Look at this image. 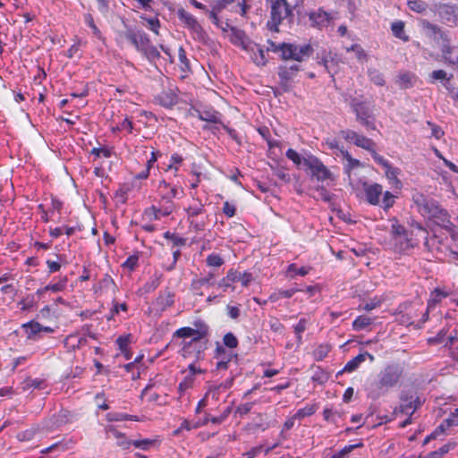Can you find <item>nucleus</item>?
I'll return each instance as SVG.
<instances>
[{"label":"nucleus","mask_w":458,"mask_h":458,"mask_svg":"<svg viewBox=\"0 0 458 458\" xmlns=\"http://www.w3.org/2000/svg\"><path fill=\"white\" fill-rule=\"evenodd\" d=\"M404 375L403 367L398 363L385 366L377 375V380L366 387L367 397L376 401L386 395L389 390L401 386Z\"/></svg>","instance_id":"1"},{"label":"nucleus","mask_w":458,"mask_h":458,"mask_svg":"<svg viewBox=\"0 0 458 458\" xmlns=\"http://www.w3.org/2000/svg\"><path fill=\"white\" fill-rule=\"evenodd\" d=\"M411 200L423 217L434 221L446 231H454V224L450 221L448 212L437 200L428 198L417 190L412 191Z\"/></svg>","instance_id":"2"},{"label":"nucleus","mask_w":458,"mask_h":458,"mask_svg":"<svg viewBox=\"0 0 458 458\" xmlns=\"http://www.w3.org/2000/svg\"><path fill=\"white\" fill-rule=\"evenodd\" d=\"M363 191L366 200L372 206H379L385 211L394 207L397 198L389 191H383V186L380 183H363Z\"/></svg>","instance_id":"3"},{"label":"nucleus","mask_w":458,"mask_h":458,"mask_svg":"<svg viewBox=\"0 0 458 458\" xmlns=\"http://www.w3.org/2000/svg\"><path fill=\"white\" fill-rule=\"evenodd\" d=\"M191 200L184 208L189 228L195 232L203 231L207 225L205 204L197 196V192L191 193Z\"/></svg>","instance_id":"4"},{"label":"nucleus","mask_w":458,"mask_h":458,"mask_svg":"<svg viewBox=\"0 0 458 458\" xmlns=\"http://www.w3.org/2000/svg\"><path fill=\"white\" fill-rule=\"evenodd\" d=\"M270 8V19L267 27L270 31L278 32L282 22L293 16V10L287 0H273Z\"/></svg>","instance_id":"5"},{"label":"nucleus","mask_w":458,"mask_h":458,"mask_svg":"<svg viewBox=\"0 0 458 458\" xmlns=\"http://www.w3.org/2000/svg\"><path fill=\"white\" fill-rule=\"evenodd\" d=\"M129 41L137 51L141 52L151 42L148 34L141 30L129 28L117 33L116 44L122 46L124 41Z\"/></svg>","instance_id":"6"},{"label":"nucleus","mask_w":458,"mask_h":458,"mask_svg":"<svg viewBox=\"0 0 458 458\" xmlns=\"http://www.w3.org/2000/svg\"><path fill=\"white\" fill-rule=\"evenodd\" d=\"M422 405V401L416 392H403L400 394V403L394 407L392 415L397 417L399 414H405L411 417Z\"/></svg>","instance_id":"7"},{"label":"nucleus","mask_w":458,"mask_h":458,"mask_svg":"<svg viewBox=\"0 0 458 458\" xmlns=\"http://www.w3.org/2000/svg\"><path fill=\"white\" fill-rule=\"evenodd\" d=\"M194 327H183L178 328L174 333V338H191L193 341H200L207 338L209 335V327L208 324L201 320L193 322Z\"/></svg>","instance_id":"8"},{"label":"nucleus","mask_w":458,"mask_h":458,"mask_svg":"<svg viewBox=\"0 0 458 458\" xmlns=\"http://www.w3.org/2000/svg\"><path fill=\"white\" fill-rule=\"evenodd\" d=\"M340 135L346 142L352 143L355 146L369 151L372 158L378 155V153L376 151V143L372 139H369L362 134H359L351 129L342 130L340 131Z\"/></svg>","instance_id":"9"},{"label":"nucleus","mask_w":458,"mask_h":458,"mask_svg":"<svg viewBox=\"0 0 458 458\" xmlns=\"http://www.w3.org/2000/svg\"><path fill=\"white\" fill-rule=\"evenodd\" d=\"M390 233L392 240L394 241L398 250L403 251L413 248V244L411 243V240L410 238V233L403 225L398 222L396 218L392 220Z\"/></svg>","instance_id":"10"},{"label":"nucleus","mask_w":458,"mask_h":458,"mask_svg":"<svg viewBox=\"0 0 458 458\" xmlns=\"http://www.w3.org/2000/svg\"><path fill=\"white\" fill-rule=\"evenodd\" d=\"M283 47V60L302 62L306 58L310 57L313 53V48L310 44L296 45L285 43Z\"/></svg>","instance_id":"11"},{"label":"nucleus","mask_w":458,"mask_h":458,"mask_svg":"<svg viewBox=\"0 0 458 458\" xmlns=\"http://www.w3.org/2000/svg\"><path fill=\"white\" fill-rule=\"evenodd\" d=\"M303 165L311 172V175L318 182L332 179V173L316 156L310 155L303 159Z\"/></svg>","instance_id":"12"},{"label":"nucleus","mask_w":458,"mask_h":458,"mask_svg":"<svg viewBox=\"0 0 458 458\" xmlns=\"http://www.w3.org/2000/svg\"><path fill=\"white\" fill-rule=\"evenodd\" d=\"M179 92L177 86L169 84L168 87L163 88L161 92L155 96L154 101L166 109H172L178 103Z\"/></svg>","instance_id":"13"},{"label":"nucleus","mask_w":458,"mask_h":458,"mask_svg":"<svg viewBox=\"0 0 458 458\" xmlns=\"http://www.w3.org/2000/svg\"><path fill=\"white\" fill-rule=\"evenodd\" d=\"M352 108L356 115V120L367 130H376L374 118L371 114L369 107L365 102L352 103Z\"/></svg>","instance_id":"14"},{"label":"nucleus","mask_w":458,"mask_h":458,"mask_svg":"<svg viewBox=\"0 0 458 458\" xmlns=\"http://www.w3.org/2000/svg\"><path fill=\"white\" fill-rule=\"evenodd\" d=\"M373 160L379 165H381L385 170V175L386 179L390 182V183L396 189L401 190L403 187V183L401 180L398 178V175L401 173L400 168L394 167L391 165V163L385 158L381 155H377L374 157Z\"/></svg>","instance_id":"15"},{"label":"nucleus","mask_w":458,"mask_h":458,"mask_svg":"<svg viewBox=\"0 0 458 458\" xmlns=\"http://www.w3.org/2000/svg\"><path fill=\"white\" fill-rule=\"evenodd\" d=\"M299 71L300 67L297 64L291 66L280 65L278 67L279 84L284 91H289L292 89Z\"/></svg>","instance_id":"16"},{"label":"nucleus","mask_w":458,"mask_h":458,"mask_svg":"<svg viewBox=\"0 0 458 458\" xmlns=\"http://www.w3.org/2000/svg\"><path fill=\"white\" fill-rule=\"evenodd\" d=\"M440 21L448 25L458 27V5L452 4H440L437 8Z\"/></svg>","instance_id":"17"},{"label":"nucleus","mask_w":458,"mask_h":458,"mask_svg":"<svg viewBox=\"0 0 458 458\" xmlns=\"http://www.w3.org/2000/svg\"><path fill=\"white\" fill-rule=\"evenodd\" d=\"M77 420L75 413L66 410L61 409L58 412L55 413L47 421L46 427L48 430L56 429L64 425L74 422Z\"/></svg>","instance_id":"18"},{"label":"nucleus","mask_w":458,"mask_h":458,"mask_svg":"<svg viewBox=\"0 0 458 458\" xmlns=\"http://www.w3.org/2000/svg\"><path fill=\"white\" fill-rule=\"evenodd\" d=\"M215 358L218 360L216 365L217 370H226L229 368V363L234 359L235 362L238 360V354L233 352H227L224 346L216 343L215 349Z\"/></svg>","instance_id":"19"},{"label":"nucleus","mask_w":458,"mask_h":458,"mask_svg":"<svg viewBox=\"0 0 458 458\" xmlns=\"http://www.w3.org/2000/svg\"><path fill=\"white\" fill-rule=\"evenodd\" d=\"M318 63L322 65L332 77H334V75L338 72L339 65L342 61L337 54L332 53L331 51H324Z\"/></svg>","instance_id":"20"},{"label":"nucleus","mask_w":458,"mask_h":458,"mask_svg":"<svg viewBox=\"0 0 458 458\" xmlns=\"http://www.w3.org/2000/svg\"><path fill=\"white\" fill-rule=\"evenodd\" d=\"M333 19L330 13L325 11L323 8H318L316 11L310 12L309 21L313 28L322 30L329 25Z\"/></svg>","instance_id":"21"},{"label":"nucleus","mask_w":458,"mask_h":458,"mask_svg":"<svg viewBox=\"0 0 458 458\" xmlns=\"http://www.w3.org/2000/svg\"><path fill=\"white\" fill-rule=\"evenodd\" d=\"M252 279L253 276L250 272H241L234 268L229 269L225 278L227 281L226 286H229V284H241L242 286H247L251 283Z\"/></svg>","instance_id":"22"},{"label":"nucleus","mask_w":458,"mask_h":458,"mask_svg":"<svg viewBox=\"0 0 458 458\" xmlns=\"http://www.w3.org/2000/svg\"><path fill=\"white\" fill-rule=\"evenodd\" d=\"M178 18L179 20L184 23V25L191 30L192 32L196 33L199 37H203L204 31L200 24L198 22L197 19L189 12L184 9L178 10Z\"/></svg>","instance_id":"23"},{"label":"nucleus","mask_w":458,"mask_h":458,"mask_svg":"<svg viewBox=\"0 0 458 458\" xmlns=\"http://www.w3.org/2000/svg\"><path fill=\"white\" fill-rule=\"evenodd\" d=\"M367 358H369L371 362L375 360V357L368 352L359 353L357 356L347 361L344 367L336 373V377L344 373H352L355 371Z\"/></svg>","instance_id":"24"},{"label":"nucleus","mask_w":458,"mask_h":458,"mask_svg":"<svg viewBox=\"0 0 458 458\" xmlns=\"http://www.w3.org/2000/svg\"><path fill=\"white\" fill-rule=\"evenodd\" d=\"M158 196H165L170 199H175L180 194H183V188L178 184L168 182L165 180H161L157 186Z\"/></svg>","instance_id":"25"},{"label":"nucleus","mask_w":458,"mask_h":458,"mask_svg":"<svg viewBox=\"0 0 458 458\" xmlns=\"http://www.w3.org/2000/svg\"><path fill=\"white\" fill-rule=\"evenodd\" d=\"M446 41L441 48L443 60L449 65H458V46H451L448 39Z\"/></svg>","instance_id":"26"},{"label":"nucleus","mask_w":458,"mask_h":458,"mask_svg":"<svg viewBox=\"0 0 458 458\" xmlns=\"http://www.w3.org/2000/svg\"><path fill=\"white\" fill-rule=\"evenodd\" d=\"M108 437H113L116 439V445L123 450L131 446V440H129L124 433L120 432L114 426H107L106 428Z\"/></svg>","instance_id":"27"},{"label":"nucleus","mask_w":458,"mask_h":458,"mask_svg":"<svg viewBox=\"0 0 458 458\" xmlns=\"http://www.w3.org/2000/svg\"><path fill=\"white\" fill-rule=\"evenodd\" d=\"M199 341H193V340H183L181 344L182 347L180 350V354L183 358H189L191 356H194L196 359H199V356L201 354L200 348L197 349V343Z\"/></svg>","instance_id":"28"},{"label":"nucleus","mask_w":458,"mask_h":458,"mask_svg":"<svg viewBox=\"0 0 458 458\" xmlns=\"http://www.w3.org/2000/svg\"><path fill=\"white\" fill-rule=\"evenodd\" d=\"M233 381L234 378L232 377L230 378L225 379L224 382L220 384L212 385L211 386H209L208 392L206 393V396L211 395V397L214 400L217 401L222 392L230 389L233 386Z\"/></svg>","instance_id":"29"},{"label":"nucleus","mask_w":458,"mask_h":458,"mask_svg":"<svg viewBox=\"0 0 458 458\" xmlns=\"http://www.w3.org/2000/svg\"><path fill=\"white\" fill-rule=\"evenodd\" d=\"M170 216L167 212H165L162 208L151 205L150 207L144 209L142 214V218L144 220H148V222L160 220L162 217H165Z\"/></svg>","instance_id":"30"},{"label":"nucleus","mask_w":458,"mask_h":458,"mask_svg":"<svg viewBox=\"0 0 458 458\" xmlns=\"http://www.w3.org/2000/svg\"><path fill=\"white\" fill-rule=\"evenodd\" d=\"M21 327L24 329L28 340L36 341L39 339L41 333V325L34 320L22 324Z\"/></svg>","instance_id":"31"},{"label":"nucleus","mask_w":458,"mask_h":458,"mask_svg":"<svg viewBox=\"0 0 458 458\" xmlns=\"http://www.w3.org/2000/svg\"><path fill=\"white\" fill-rule=\"evenodd\" d=\"M160 443L161 440L159 439L158 437H156L154 438L131 440V445L143 451H148L152 447L157 448L159 447Z\"/></svg>","instance_id":"32"},{"label":"nucleus","mask_w":458,"mask_h":458,"mask_svg":"<svg viewBox=\"0 0 458 458\" xmlns=\"http://www.w3.org/2000/svg\"><path fill=\"white\" fill-rule=\"evenodd\" d=\"M340 152L344 159L346 161L344 169V173L347 174L348 175L351 174V172L353 169L362 166L360 161L359 159L352 157V155L343 147L340 148Z\"/></svg>","instance_id":"33"},{"label":"nucleus","mask_w":458,"mask_h":458,"mask_svg":"<svg viewBox=\"0 0 458 458\" xmlns=\"http://www.w3.org/2000/svg\"><path fill=\"white\" fill-rule=\"evenodd\" d=\"M330 378V372L327 371L320 366H317L314 369L311 376V381L318 385L326 384Z\"/></svg>","instance_id":"34"},{"label":"nucleus","mask_w":458,"mask_h":458,"mask_svg":"<svg viewBox=\"0 0 458 458\" xmlns=\"http://www.w3.org/2000/svg\"><path fill=\"white\" fill-rule=\"evenodd\" d=\"M391 30L393 35L403 40L408 42L410 40L409 36L404 31V22L403 21H396L391 24Z\"/></svg>","instance_id":"35"},{"label":"nucleus","mask_w":458,"mask_h":458,"mask_svg":"<svg viewBox=\"0 0 458 458\" xmlns=\"http://www.w3.org/2000/svg\"><path fill=\"white\" fill-rule=\"evenodd\" d=\"M450 293L443 291L441 288H435L434 291L431 292L430 297L428 301V310L434 308L437 303H439L444 298H446Z\"/></svg>","instance_id":"36"},{"label":"nucleus","mask_w":458,"mask_h":458,"mask_svg":"<svg viewBox=\"0 0 458 458\" xmlns=\"http://www.w3.org/2000/svg\"><path fill=\"white\" fill-rule=\"evenodd\" d=\"M310 270H311L310 267L302 266V267H299L297 266V264L293 263L288 266L287 270H286V275L289 277H295L297 276H305L306 275H308L310 273Z\"/></svg>","instance_id":"37"},{"label":"nucleus","mask_w":458,"mask_h":458,"mask_svg":"<svg viewBox=\"0 0 458 458\" xmlns=\"http://www.w3.org/2000/svg\"><path fill=\"white\" fill-rule=\"evenodd\" d=\"M183 160H184V158L182 157V155H180L178 153H174L170 157L169 164L167 165V167L165 168V172L172 170L174 172V175L177 176L180 166L183 163Z\"/></svg>","instance_id":"38"},{"label":"nucleus","mask_w":458,"mask_h":458,"mask_svg":"<svg viewBox=\"0 0 458 458\" xmlns=\"http://www.w3.org/2000/svg\"><path fill=\"white\" fill-rule=\"evenodd\" d=\"M174 302V294L166 291L162 293L156 300V303L161 310H165L166 308L172 306Z\"/></svg>","instance_id":"39"},{"label":"nucleus","mask_w":458,"mask_h":458,"mask_svg":"<svg viewBox=\"0 0 458 458\" xmlns=\"http://www.w3.org/2000/svg\"><path fill=\"white\" fill-rule=\"evenodd\" d=\"M83 17H84L85 23L87 24V26H89L91 29L93 35L98 40H101L104 42L105 37L103 36V34H102L101 30L98 29V27L96 25L92 14L88 13H85L83 15Z\"/></svg>","instance_id":"40"},{"label":"nucleus","mask_w":458,"mask_h":458,"mask_svg":"<svg viewBox=\"0 0 458 458\" xmlns=\"http://www.w3.org/2000/svg\"><path fill=\"white\" fill-rule=\"evenodd\" d=\"M332 347L329 344H320L313 351L312 356L315 360L321 361L328 355Z\"/></svg>","instance_id":"41"},{"label":"nucleus","mask_w":458,"mask_h":458,"mask_svg":"<svg viewBox=\"0 0 458 458\" xmlns=\"http://www.w3.org/2000/svg\"><path fill=\"white\" fill-rule=\"evenodd\" d=\"M163 236L164 238L171 242L173 249L175 247H182L186 245V238L180 236L176 233H171L170 231H166L164 233Z\"/></svg>","instance_id":"42"},{"label":"nucleus","mask_w":458,"mask_h":458,"mask_svg":"<svg viewBox=\"0 0 458 458\" xmlns=\"http://www.w3.org/2000/svg\"><path fill=\"white\" fill-rule=\"evenodd\" d=\"M373 320L371 318L360 315L358 316L352 322V328L355 331H360L369 327Z\"/></svg>","instance_id":"43"},{"label":"nucleus","mask_w":458,"mask_h":458,"mask_svg":"<svg viewBox=\"0 0 458 458\" xmlns=\"http://www.w3.org/2000/svg\"><path fill=\"white\" fill-rule=\"evenodd\" d=\"M195 377H192V375H187L183 377V379L178 385L179 398H182L188 389L193 387Z\"/></svg>","instance_id":"44"},{"label":"nucleus","mask_w":458,"mask_h":458,"mask_svg":"<svg viewBox=\"0 0 458 458\" xmlns=\"http://www.w3.org/2000/svg\"><path fill=\"white\" fill-rule=\"evenodd\" d=\"M150 63L160 58V53L151 42L140 52Z\"/></svg>","instance_id":"45"},{"label":"nucleus","mask_w":458,"mask_h":458,"mask_svg":"<svg viewBox=\"0 0 458 458\" xmlns=\"http://www.w3.org/2000/svg\"><path fill=\"white\" fill-rule=\"evenodd\" d=\"M369 81L377 86H384L386 83L384 74L375 68H370L368 71Z\"/></svg>","instance_id":"46"},{"label":"nucleus","mask_w":458,"mask_h":458,"mask_svg":"<svg viewBox=\"0 0 458 458\" xmlns=\"http://www.w3.org/2000/svg\"><path fill=\"white\" fill-rule=\"evenodd\" d=\"M158 207L162 208L165 212L171 215L175 209L174 199L165 196H158Z\"/></svg>","instance_id":"47"},{"label":"nucleus","mask_w":458,"mask_h":458,"mask_svg":"<svg viewBox=\"0 0 458 458\" xmlns=\"http://www.w3.org/2000/svg\"><path fill=\"white\" fill-rule=\"evenodd\" d=\"M458 426V408L455 409L454 412L451 413L448 418L444 420L438 428L443 432L445 428L450 427Z\"/></svg>","instance_id":"48"},{"label":"nucleus","mask_w":458,"mask_h":458,"mask_svg":"<svg viewBox=\"0 0 458 458\" xmlns=\"http://www.w3.org/2000/svg\"><path fill=\"white\" fill-rule=\"evenodd\" d=\"M317 411L316 404H307L301 409H299L296 413L294 414V418L301 420L304 419L305 417H309L313 415Z\"/></svg>","instance_id":"49"},{"label":"nucleus","mask_w":458,"mask_h":458,"mask_svg":"<svg viewBox=\"0 0 458 458\" xmlns=\"http://www.w3.org/2000/svg\"><path fill=\"white\" fill-rule=\"evenodd\" d=\"M384 301H385V299L383 298V296H375L374 298H372L369 301H367L362 307L360 306L359 310L370 311L372 310L379 308L382 305V303L384 302Z\"/></svg>","instance_id":"50"},{"label":"nucleus","mask_w":458,"mask_h":458,"mask_svg":"<svg viewBox=\"0 0 458 458\" xmlns=\"http://www.w3.org/2000/svg\"><path fill=\"white\" fill-rule=\"evenodd\" d=\"M407 5L410 10L418 13H423L428 9V4L423 0H409Z\"/></svg>","instance_id":"51"},{"label":"nucleus","mask_w":458,"mask_h":458,"mask_svg":"<svg viewBox=\"0 0 458 458\" xmlns=\"http://www.w3.org/2000/svg\"><path fill=\"white\" fill-rule=\"evenodd\" d=\"M134 129L133 122L129 118L125 117L121 123H119L115 127H112V131H127L128 133H132Z\"/></svg>","instance_id":"52"},{"label":"nucleus","mask_w":458,"mask_h":458,"mask_svg":"<svg viewBox=\"0 0 458 458\" xmlns=\"http://www.w3.org/2000/svg\"><path fill=\"white\" fill-rule=\"evenodd\" d=\"M346 52H353L358 61L364 62L367 60V54L362 47L359 44H352L349 47H345Z\"/></svg>","instance_id":"53"},{"label":"nucleus","mask_w":458,"mask_h":458,"mask_svg":"<svg viewBox=\"0 0 458 458\" xmlns=\"http://www.w3.org/2000/svg\"><path fill=\"white\" fill-rule=\"evenodd\" d=\"M225 263L224 259L217 253H211L206 259V264L210 267H219Z\"/></svg>","instance_id":"54"},{"label":"nucleus","mask_w":458,"mask_h":458,"mask_svg":"<svg viewBox=\"0 0 458 458\" xmlns=\"http://www.w3.org/2000/svg\"><path fill=\"white\" fill-rule=\"evenodd\" d=\"M140 18L146 22L147 27L151 31L158 35V30L160 29V21L157 18H148L145 15H140Z\"/></svg>","instance_id":"55"},{"label":"nucleus","mask_w":458,"mask_h":458,"mask_svg":"<svg viewBox=\"0 0 458 458\" xmlns=\"http://www.w3.org/2000/svg\"><path fill=\"white\" fill-rule=\"evenodd\" d=\"M308 320L306 318H301L298 323L294 326V333L296 335L297 342L301 344L302 342V333L307 329Z\"/></svg>","instance_id":"56"},{"label":"nucleus","mask_w":458,"mask_h":458,"mask_svg":"<svg viewBox=\"0 0 458 458\" xmlns=\"http://www.w3.org/2000/svg\"><path fill=\"white\" fill-rule=\"evenodd\" d=\"M139 264V253H134L130 255L124 262L122 264L123 268L128 269L129 271H133Z\"/></svg>","instance_id":"57"},{"label":"nucleus","mask_w":458,"mask_h":458,"mask_svg":"<svg viewBox=\"0 0 458 458\" xmlns=\"http://www.w3.org/2000/svg\"><path fill=\"white\" fill-rule=\"evenodd\" d=\"M422 27L424 29L430 30L434 34L439 35L442 38L447 40V35L442 30V29L439 26L433 24L428 21H423Z\"/></svg>","instance_id":"58"},{"label":"nucleus","mask_w":458,"mask_h":458,"mask_svg":"<svg viewBox=\"0 0 458 458\" xmlns=\"http://www.w3.org/2000/svg\"><path fill=\"white\" fill-rule=\"evenodd\" d=\"M141 397H146L148 402L155 403L158 401L159 394L156 392H153L152 386H147L141 392Z\"/></svg>","instance_id":"59"},{"label":"nucleus","mask_w":458,"mask_h":458,"mask_svg":"<svg viewBox=\"0 0 458 458\" xmlns=\"http://www.w3.org/2000/svg\"><path fill=\"white\" fill-rule=\"evenodd\" d=\"M90 154L95 156V157H104L106 158H109L113 155V150L110 148L104 147V148H93L90 150Z\"/></svg>","instance_id":"60"},{"label":"nucleus","mask_w":458,"mask_h":458,"mask_svg":"<svg viewBox=\"0 0 458 458\" xmlns=\"http://www.w3.org/2000/svg\"><path fill=\"white\" fill-rule=\"evenodd\" d=\"M223 344L230 349H235L238 346L239 342L233 333L228 332L223 337Z\"/></svg>","instance_id":"61"},{"label":"nucleus","mask_w":458,"mask_h":458,"mask_svg":"<svg viewBox=\"0 0 458 458\" xmlns=\"http://www.w3.org/2000/svg\"><path fill=\"white\" fill-rule=\"evenodd\" d=\"M57 317L58 316L55 314V311H52L49 306H45L44 308H42L38 314V318L46 320L56 319Z\"/></svg>","instance_id":"62"},{"label":"nucleus","mask_w":458,"mask_h":458,"mask_svg":"<svg viewBox=\"0 0 458 458\" xmlns=\"http://www.w3.org/2000/svg\"><path fill=\"white\" fill-rule=\"evenodd\" d=\"M285 156L297 166L301 165L303 163V159L305 158L301 157V155L293 148H288L285 152Z\"/></svg>","instance_id":"63"},{"label":"nucleus","mask_w":458,"mask_h":458,"mask_svg":"<svg viewBox=\"0 0 458 458\" xmlns=\"http://www.w3.org/2000/svg\"><path fill=\"white\" fill-rule=\"evenodd\" d=\"M199 117L201 121H206L213 123H220L216 112L203 111L199 114Z\"/></svg>","instance_id":"64"}]
</instances>
